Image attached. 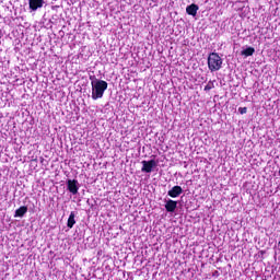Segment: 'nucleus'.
Masks as SVG:
<instances>
[{
  "instance_id": "7",
  "label": "nucleus",
  "mask_w": 280,
  "mask_h": 280,
  "mask_svg": "<svg viewBox=\"0 0 280 280\" xmlns=\"http://www.w3.org/2000/svg\"><path fill=\"white\" fill-rule=\"evenodd\" d=\"M198 10H200L198 4H196V3L189 4L186 8V14H188L189 16H196V14H198Z\"/></svg>"
},
{
  "instance_id": "5",
  "label": "nucleus",
  "mask_w": 280,
  "mask_h": 280,
  "mask_svg": "<svg viewBox=\"0 0 280 280\" xmlns=\"http://www.w3.org/2000/svg\"><path fill=\"white\" fill-rule=\"evenodd\" d=\"M68 184V190L70 191V194H72L73 196H75V194H78V180L75 179H69L67 182Z\"/></svg>"
},
{
  "instance_id": "11",
  "label": "nucleus",
  "mask_w": 280,
  "mask_h": 280,
  "mask_svg": "<svg viewBox=\"0 0 280 280\" xmlns=\"http://www.w3.org/2000/svg\"><path fill=\"white\" fill-rule=\"evenodd\" d=\"M242 56H246L248 58V56H253V54H255V49L253 47H247L246 49L242 50Z\"/></svg>"
},
{
  "instance_id": "1",
  "label": "nucleus",
  "mask_w": 280,
  "mask_h": 280,
  "mask_svg": "<svg viewBox=\"0 0 280 280\" xmlns=\"http://www.w3.org/2000/svg\"><path fill=\"white\" fill-rule=\"evenodd\" d=\"M108 89V83L104 80L92 82V100H101L104 97V91Z\"/></svg>"
},
{
  "instance_id": "4",
  "label": "nucleus",
  "mask_w": 280,
  "mask_h": 280,
  "mask_svg": "<svg viewBox=\"0 0 280 280\" xmlns=\"http://www.w3.org/2000/svg\"><path fill=\"white\" fill-rule=\"evenodd\" d=\"M44 3V0H28L30 10H32L33 12H36L38 8H43Z\"/></svg>"
},
{
  "instance_id": "10",
  "label": "nucleus",
  "mask_w": 280,
  "mask_h": 280,
  "mask_svg": "<svg viewBox=\"0 0 280 280\" xmlns=\"http://www.w3.org/2000/svg\"><path fill=\"white\" fill-rule=\"evenodd\" d=\"M74 225H75V212H72L68 218L67 226L68 229H71Z\"/></svg>"
},
{
  "instance_id": "2",
  "label": "nucleus",
  "mask_w": 280,
  "mask_h": 280,
  "mask_svg": "<svg viewBox=\"0 0 280 280\" xmlns=\"http://www.w3.org/2000/svg\"><path fill=\"white\" fill-rule=\"evenodd\" d=\"M208 69L211 71H220L222 69V58L218 52H211L208 56Z\"/></svg>"
},
{
  "instance_id": "6",
  "label": "nucleus",
  "mask_w": 280,
  "mask_h": 280,
  "mask_svg": "<svg viewBox=\"0 0 280 280\" xmlns=\"http://www.w3.org/2000/svg\"><path fill=\"white\" fill-rule=\"evenodd\" d=\"M176 207H178V201H174L172 199H168L165 203L167 213H174V211H176Z\"/></svg>"
},
{
  "instance_id": "9",
  "label": "nucleus",
  "mask_w": 280,
  "mask_h": 280,
  "mask_svg": "<svg viewBox=\"0 0 280 280\" xmlns=\"http://www.w3.org/2000/svg\"><path fill=\"white\" fill-rule=\"evenodd\" d=\"M25 213H27V207L22 206L15 210L14 218H23V215H25Z\"/></svg>"
},
{
  "instance_id": "13",
  "label": "nucleus",
  "mask_w": 280,
  "mask_h": 280,
  "mask_svg": "<svg viewBox=\"0 0 280 280\" xmlns=\"http://www.w3.org/2000/svg\"><path fill=\"white\" fill-rule=\"evenodd\" d=\"M238 113H240L241 115H246V113H248V108H247V107H240V108H238Z\"/></svg>"
},
{
  "instance_id": "3",
  "label": "nucleus",
  "mask_w": 280,
  "mask_h": 280,
  "mask_svg": "<svg viewBox=\"0 0 280 280\" xmlns=\"http://www.w3.org/2000/svg\"><path fill=\"white\" fill-rule=\"evenodd\" d=\"M156 167V161L150 160V161H142V168L141 172H145V174L152 173V170Z\"/></svg>"
},
{
  "instance_id": "8",
  "label": "nucleus",
  "mask_w": 280,
  "mask_h": 280,
  "mask_svg": "<svg viewBox=\"0 0 280 280\" xmlns=\"http://www.w3.org/2000/svg\"><path fill=\"white\" fill-rule=\"evenodd\" d=\"M183 194V187L180 186H174L171 190H168L167 195L171 198H178Z\"/></svg>"
},
{
  "instance_id": "12",
  "label": "nucleus",
  "mask_w": 280,
  "mask_h": 280,
  "mask_svg": "<svg viewBox=\"0 0 280 280\" xmlns=\"http://www.w3.org/2000/svg\"><path fill=\"white\" fill-rule=\"evenodd\" d=\"M215 85L213 84V81H209L208 84L205 86L203 91H211V89H214Z\"/></svg>"
}]
</instances>
